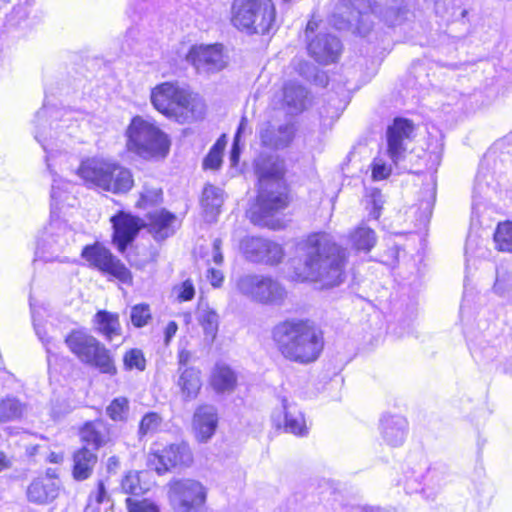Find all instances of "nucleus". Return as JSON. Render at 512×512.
I'll use <instances>...</instances> for the list:
<instances>
[{"instance_id":"1","label":"nucleus","mask_w":512,"mask_h":512,"mask_svg":"<svg viewBox=\"0 0 512 512\" xmlns=\"http://www.w3.org/2000/svg\"><path fill=\"white\" fill-rule=\"evenodd\" d=\"M302 265L295 269L297 279L320 282L323 287L340 285L345 278L346 250L329 234L313 233L297 245Z\"/></svg>"},{"instance_id":"2","label":"nucleus","mask_w":512,"mask_h":512,"mask_svg":"<svg viewBox=\"0 0 512 512\" xmlns=\"http://www.w3.org/2000/svg\"><path fill=\"white\" fill-rule=\"evenodd\" d=\"M255 171L259 191L256 203L248 211L249 218L255 225L277 229L279 221L273 216L288 204L284 161L276 156L260 157L255 162Z\"/></svg>"},{"instance_id":"3","label":"nucleus","mask_w":512,"mask_h":512,"mask_svg":"<svg viewBox=\"0 0 512 512\" xmlns=\"http://www.w3.org/2000/svg\"><path fill=\"white\" fill-rule=\"evenodd\" d=\"M272 340L283 358L299 364L315 362L324 348L322 331L302 319L279 322L272 329Z\"/></svg>"},{"instance_id":"4","label":"nucleus","mask_w":512,"mask_h":512,"mask_svg":"<svg viewBox=\"0 0 512 512\" xmlns=\"http://www.w3.org/2000/svg\"><path fill=\"white\" fill-rule=\"evenodd\" d=\"M150 99L156 110L178 122L201 118L205 110L200 97L172 82L155 86L151 91Z\"/></svg>"},{"instance_id":"5","label":"nucleus","mask_w":512,"mask_h":512,"mask_svg":"<svg viewBox=\"0 0 512 512\" xmlns=\"http://www.w3.org/2000/svg\"><path fill=\"white\" fill-rule=\"evenodd\" d=\"M82 117L83 113L80 111L48 106H44L36 113L35 139L47 153L46 161L49 169L51 168L50 156L54 152V146H57L52 140L61 138L60 142L64 143L66 136L71 133H64L63 130L73 129Z\"/></svg>"},{"instance_id":"6","label":"nucleus","mask_w":512,"mask_h":512,"mask_svg":"<svg viewBox=\"0 0 512 512\" xmlns=\"http://www.w3.org/2000/svg\"><path fill=\"white\" fill-rule=\"evenodd\" d=\"M231 23L247 34H267L275 27L276 8L272 0H233Z\"/></svg>"},{"instance_id":"7","label":"nucleus","mask_w":512,"mask_h":512,"mask_svg":"<svg viewBox=\"0 0 512 512\" xmlns=\"http://www.w3.org/2000/svg\"><path fill=\"white\" fill-rule=\"evenodd\" d=\"M127 149L144 159H160L169 152L170 141L155 124L134 117L127 128Z\"/></svg>"},{"instance_id":"8","label":"nucleus","mask_w":512,"mask_h":512,"mask_svg":"<svg viewBox=\"0 0 512 512\" xmlns=\"http://www.w3.org/2000/svg\"><path fill=\"white\" fill-rule=\"evenodd\" d=\"M390 12L392 8L383 13L378 5L367 0H339L330 21L338 30H353L360 35H366L372 25L371 14L379 15L388 22Z\"/></svg>"},{"instance_id":"9","label":"nucleus","mask_w":512,"mask_h":512,"mask_svg":"<svg viewBox=\"0 0 512 512\" xmlns=\"http://www.w3.org/2000/svg\"><path fill=\"white\" fill-rule=\"evenodd\" d=\"M236 288L243 296L262 304L281 305L286 298V290L278 281L261 274L238 277Z\"/></svg>"},{"instance_id":"10","label":"nucleus","mask_w":512,"mask_h":512,"mask_svg":"<svg viewBox=\"0 0 512 512\" xmlns=\"http://www.w3.org/2000/svg\"><path fill=\"white\" fill-rule=\"evenodd\" d=\"M116 171L119 182L128 183V174L124 170V166L116 161L92 157L83 160L77 168L76 174L84 181L88 187L98 188L101 190H119L108 181V176Z\"/></svg>"},{"instance_id":"11","label":"nucleus","mask_w":512,"mask_h":512,"mask_svg":"<svg viewBox=\"0 0 512 512\" xmlns=\"http://www.w3.org/2000/svg\"><path fill=\"white\" fill-rule=\"evenodd\" d=\"M206 498V488L197 480L175 479L168 484V499L175 512H200Z\"/></svg>"},{"instance_id":"12","label":"nucleus","mask_w":512,"mask_h":512,"mask_svg":"<svg viewBox=\"0 0 512 512\" xmlns=\"http://www.w3.org/2000/svg\"><path fill=\"white\" fill-rule=\"evenodd\" d=\"M81 255L91 267L117 279L122 284L132 285L133 276L131 271L102 244L96 243L85 246Z\"/></svg>"},{"instance_id":"13","label":"nucleus","mask_w":512,"mask_h":512,"mask_svg":"<svg viewBox=\"0 0 512 512\" xmlns=\"http://www.w3.org/2000/svg\"><path fill=\"white\" fill-rule=\"evenodd\" d=\"M149 465L159 474H164L171 469H182L193 463V453L189 445L184 441L168 444L163 448L152 449Z\"/></svg>"},{"instance_id":"14","label":"nucleus","mask_w":512,"mask_h":512,"mask_svg":"<svg viewBox=\"0 0 512 512\" xmlns=\"http://www.w3.org/2000/svg\"><path fill=\"white\" fill-rule=\"evenodd\" d=\"M72 231L60 220H51L37 240L36 256L44 261L58 259L70 244Z\"/></svg>"},{"instance_id":"15","label":"nucleus","mask_w":512,"mask_h":512,"mask_svg":"<svg viewBox=\"0 0 512 512\" xmlns=\"http://www.w3.org/2000/svg\"><path fill=\"white\" fill-rule=\"evenodd\" d=\"M186 60L199 74L219 72L227 64L221 44L193 45L186 55Z\"/></svg>"},{"instance_id":"16","label":"nucleus","mask_w":512,"mask_h":512,"mask_svg":"<svg viewBox=\"0 0 512 512\" xmlns=\"http://www.w3.org/2000/svg\"><path fill=\"white\" fill-rule=\"evenodd\" d=\"M414 131L413 122L405 118H396L387 128V153L394 164L404 158L408 144L414 137Z\"/></svg>"},{"instance_id":"17","label":"nucleus","mask_w":512,"mask_h":512,"mask_svg":"<svg viewBox=\"0 0 512 512\" xmlns=\"http://www.w3.org/2000/svg\"><path fill=\"white\" fill-rule=\"evenodd\" d=\"M246 258L255 263L275 265L281 262L284 251L281 245L260 237H249L242 242Z\"/></svg>"},{"instance_id":"18","label":"nucleus","mask_w":512,"mask_h":512,"mask_svg":"<svg viewBox=\"0 0 512 512\" xmlns=\"http://www.w3.org/2000/svg\"><path fill=\"white\" fill-rule=\"evenodd\" d=\"M296 132V125L292 121H286L278 125L267 121L262 123L258 130L261 144L273 150H283L289 147L296 136Z\"/></svg>"},{"instance_id":"19","label":"nucleus","mask_w":512,"mask_h":512,"mask_svg":"<svg viewBox=\"0 0 512 512\" xmlns=\"http://www.w3.org/2000/svg\"><path fill=\"white\" fill-rule=\"evenodd\" d=\"M113 226V243L120 253H124L140 229L143 226L142 221L130 214L120 212L111 218Z\"/></svg>"},{"instance_id":"20","label":"nucleus","mask_w":512,"mask_h":512,"mask_svg":"<svg viewBox=\"0 0 512 512\" xmlns=\"http://www.w3.org/2000/svg\"><path fill=\"white\" fill-rule=\"evenodd\" d=\"M60 492V480L50 471L34 478L26 489L29 502L36 505H47L53 502Z\"/></svg>"},{"instance_id":"21","label":"nucleus","mask_w":512,"mask_h":512,"mask_svg":"<svg viewBox=\"0 0 512 512\" xmlns=\"http://www.w3.org/2000/svg\"><path fill=\"white\" fill-rule=\"evenodd\" d=\"M272 421L278 427L284 425L285 431L297 436H305L308 433V427L303 413L295 403L287 398L281 400V411L272 414Z\"/></svg>"},{"instance_id":"22","label":"nucleus","mask_w":512,"mask_h":512,"mask_svg":"<svg viewBox=\"0 0 512 512\" xmlns=\"http://www.w3.org/2000/svg\"><path fill=\"white\" fill-rule=\"evenodd\" d=\"M218 411L209 404L200 405L193 415V431L198 442L206 443L215 434L218 427Z\"/></svg>"},{"instance_id":"23","label":"nucleus","mask_w":512,"mask_h":512,"mask_svg":"<svg viewBox=\"0 0 512 512\" xmlns=\"http://www.w3.org/2000/svg\"><path fill=\"white\" fill-rule=\"evenodd\" d=\"M342 45L339 39L330 34L319 33L308 44V52L318 63L329 64L340 56Z\"/></svg>"},{"instance_id":"24","label":"nucleus","mask_w":512,"mask_h":512,"mask_svg":"<svg viewBox=\"0 0 512 512\" xmlns=\"http://www.w3.org/2000/svg\"><path fill=\"white\" fill-rule=\"evenodd\" d=\"M407 420L398 414H384L380 419V433L390 446L403 444L407 434Z\"/></svg>"},{"instance_id":"25","label":"nucleus","mask_w":512,"mask_h":512,"mask_svg":"<svg viewBox=\"0 0 512 512\" xmlns=\"http://www.w3.org/2000/svg\"><path fill=\"white\" fill-rule=\"evenodd\" d=\"M148 231L157 241L172 236L177 228V218L174 214L162 209L148 214Z\"/></svg>"},{"instance_id":"26","label":"nucleus","mask_w":512,"mask_h":512,"mask_svg":"<svg viewBox=\"0 0 512 512\" xmlns=\"http://www.w3.org/2000/svg\"><path fill=\"white\" fill-rule=\"evenodd\" d=\"M65 342L72 353H74L80 361L86 363L92 359V354L100 344L93 336L84 330H74L66 338Z\"/></svg>"},{"instance_id":"27","label":"nucleus","mask_w":512,"mask_h":512,"mask_svg":"<svg viewBox=\"0 0 512 512\" xmlns=\"http://www.w3.org/2000/svg\"><path fill=\"white\" fill-rule=\"evenodd\" d=\"M81 440L92 445L95 450L108 444L111 439L109 425L102 419L87 422L80 430Z\"/></svg>"},{"instance_id":"28","label":"nucleus","mask_w":512,"mask_h":512,"mask_svg":"<svg viewBox=\"0 0 512 512\" xmlns=\"http://www.w3.org/2000/svg\"><path fill=\"white\" fill-rule=\"evenodd\" d=\"M177 387L185 401L194 400L202 387L201 371L196 367L177 370Z\"/></svg>"},{"instance_id":"29","label":"nucleus","mask_w":512,"mask_h":512,"mask_svg":"<svg viewBox=\"0 0 512 512\" xmlns=\"http://www.w3.org/2000/svg\"><path fill=\"white\" fill-rule=\"evenodd\" d=\"M307 91L295 82H288L284 85L282 92V108L287 114L294 115L302 112L305 108Z\"/></svg>"},{"instance_id":"30","label":"nucleus","mask_w":512,"mask_h":512,"mask_svg":"<svg viewBox=\"0 0 512 512\" xmlns=\"http://www.w3.org/2000/svg\"><path fill=\"white\" fill-rule=\"evenodd\" d=\"M224 202V192L221 188L211 184L204 187L201 205L205 212V217L208 221H214L216 216L220 213V208Z\"/></svg>"},{"instance_id":"31","label":"nucleus","mask_w":512,"mask_h":512,"mask_svg":"<svg viewBox=\"0 0 512 512\" xmlns=\"http://www.w3.org/2000/svg\"><path fill=\"white\" fill-rule=\"evenodd\" d=\"M73 462L74 478L85 480L92 474L93 468L97 463V455L87 447H82L74 453Z\"/></svg>"},{"instance_id":"32","label":"nucleus","mask_w":512,"mask_h":512,"mask_svg":"<svg viewBox=\"0 0 512 512\" xmlns=\"http://www.w3.org/2000/svg\"><path fill=\"white\" fill-rule=\"evenodd\" d=\"M96 330L101 333L108 341L121 335V325L119 316L105 310L98 311L94 316Z\"/></svg>"},{"instance_id":"33","label":"nucleus","mask_w":512,"mask_h":512,"mask_svg":"<svg viewBox=\"0 0 512 512\" xmlns=\"http://www.w3.org/2000/svg\"><path fill=\"white\" fill-rule=\"evenodd\" d=\"M237 382L234 371L226 364L215 365L211 375V385L217 392H231Z\"/></svg>"},{"instance_id":"34","label":"nucleus","mask_w":512,"mask_h":512,"mask_svg":"<svg viewBox=\"0 0 512 512\" xmlns=\"http://www.w3.org/2000/svg\"><path fill=\"white\" fill-rule=\"evenodd\" d=\"M376 234L373 229L361 223L349 235L351 247L356 251L369 252L376 244Z\"/></svg>"},{"instance_id":"35","label":"nucleus","mask_w":512,"mask_h":512,"mask_svg":"<svg viewBox=\"0 0 512 512\" xmlns=\"http://www.w3.org/2000/svg\"><path fill=\"white\" fill-rule=\"evenodd\" d=\"M198 320L202 326L206 337L213 341L217 335L219 327V315L207 304L199 303Z\"/></svg>"},{"instance_id":"36","label":"nucleus","mask_w":512,"mask_h":512,"mask_svg":"<svg viewBox=\"0 0 512 512\" xmlns=\"http://www.w3.org/2000/svg\"><path fill=\"white\" fill-rule=\"evenodd\" d=\"M92 359L87 360L86 364H90L99 369L101 373L115 375L117 368L114 364L113 358L111 357L109 350L106 349L101 343L95 349L92 354Z\"/></svg>"},{"instance_id":"37","label":"nucleus","mask_w":512,"mask_h":512,"mask_svg":"<svg viewBox=\"0 0 512 512\" xmlns=\"http://www.w3.org/2000/svg\"><path fill=\"white\" fill-rule=\"evenodd\" d=\"M52 176L51 198L52 207L54 208L68 200L73 184L55 173H52Z\"/></svg>"},{"instance_id":"38","label":"nucleus","mask_w":512,"mask_h":512,"mask_svg":"<svg viewBox=\"0 0 512 512\" xmlns=\"http://www.w3.org/2000/svg\"><path fill=\"white\" fill-rule=\"evenodd\" d=\"M494 242L499 251L512 253V222L498 224L494 233Z\"/></svg>"},{"instance_id":"39","label":"nucleus","mask_w":512,"mask_h":512,"mask_svg":"<svg viewBox=\"0 0 512 512\" xmlns=\"http://www.w3.org/2000/svg\"><path fill=\"white\" fill-rule=\"evenodd\" d=\"M123 365L125 370L136 369L144 371L146 368V359L142 350L133 348L125 352L123 356Z\"/></svg>"},{"instance_id":"40","label":"nucleus","mask_w":512,"mask_h":512,"mask_svg":"<svg viewBox=\"0 0 512 512\" xmlns=\"http://www.w3.org/2000/svg\"><path fill=\"white\" fill-rule=\"evenodd\" d=\"M126 506L128 512H160L159 505L148 498L128 497L126 499Z\"/></svg>"},{"instance_id":"41","label":"nucleus","mask_w":512,"mask_h":512,"mask_svg":"<svg viewBox=\"0 0 512 512\" xmlns=\"http://www.w3.org/2000/svg\"><path fill=\"white\" fill-rule=\"evenodd\" d=\"M21 414V404L16 399L7 398L0 401V423L13 420Z\"/></svg>"},{"instance_id":"42","label":"nucleus","mask_w":512,"mask_h":512,"mask_svg":"<svg viewBox=\"0 0 512 512\" xmlns=\"http://www.w3.org/2000/svg\"><path fill=\"white\" fill-rule=\"evenodd\" d=\"M108 416L114 421H122L128 413V400L125 397L114 399L107 407Z\"/></svg>"},{"instance_id":"43","label":"nucleus","mask_w":512,"mask_h":512,"mask_svg":"<svg viewBox=\"0 0 512 512\" xmlns=\"http://www.w3.org/2000/svg\"><path fill=\"white\" fill-rule=\"evenodd\" d=\"M512 287V273L504 268H497L493 290L498 295L506 294Z\"/></svg>"},{"instance_id":"44","label":"nucleus","mask_w":512,"mask_h":512,"mask_svg":"<svg viewBox=\"0 0 512 512\" xmlns=\"http://www.w3.org/2000/svg\"><path fill=\"white\" fill-rule=\"evenodd\" d=\"M162 189L160 187H150L145 185L140 195L138 205L140 207H148L157 205L162 201Z\"/></svg>"},{"instance_id":"45","label":"nucleus","mask_w":512,"mask_h":512,"mask_svg":"<svg viewBox=\"0 0 512 512\" xmlns=\"http://www.w3.org/2000/svg\"><path fill=\"white\" fill-rule=\"evenodd\" d=\"M130 319L135 327L141 328L151 319V311L148 305L138 304L131 308Z\"/></svg>"},{"instance_id":"46","label":"nucleus","mask_w":512,"mask_h":512,"mask_svg":"<svg viewBox=\"0 0 512 512\" xmlns=\"http://www.w3.org/2000/svg\"><path fill=\"white\" fill-rule=\"evenodd\" d=\"M161 422L162 419L157 413H147L140 422L139 434L145 436L155 433L159 429Z\"/></svg>"},{"instance_id":"47","label":"nucleus","mask_w":512,"mask_h":512,"mask_svg":"<svg viewBox=\"0 0 512 512\" xmlns=\"http://www.w3.org/2000/svg\"><path fill=\"white\" fill-rule=\"evenodd\" d=\"M121 486L125 493L135 496L143 491L140 485L139 475L136 472H129L122 480Z\"/></svg>"},{"instance_id":"48","label":"nucleus","mask_w":512,"mask_h":512,"mask_svg":"<svg viewBox=\"0 0 512 512\" xmlns=\"http://www.w3.org/2000/svg\"><path fill=\"white\" fill-rule=\"evenodd\" d=\"M124 170L127 172L128 174V183H124V182H119L118 181V176L116 174V171H114L113 173H111L109 176H108V181L111 182L112 185H114L115 187H120L119 190H106L107 192H111L113 194H121V193H126L128 192L134 185V179H133V175L131 173V171L124 167Z\"/></svg>"},{"instance_id":"49","label":"nucleus","mask_w":512,"mask_h":512,"mask_svg":"<svg viewBox=\"0 0 512 512\" xmlns=\"http://www.w3.org/2000/svg\"><path fill=\"white\" fill-rule=\"evenodd\" d=\"M372 177L375 181L386 179L392 172V168L382 158H375L371 164Z\"/></svg>"},{"instance_id":"50","label":"nucleus","mask_w":512,"mask_h":512,"mask_svg":"<svg viewBox=\"0 0 512 512\" xmlns=\"http://www.w3.org/2000/svg\"><path fill=\"white\" fill-rule=\"evenodd\" d=\"M195 289L190 280H186L178 288V299L180 301H189L194 297Z\"/></svg>"},{"instance_id":"51","label":"nucleus","mask_w":512,"mask_h":512,"mask_svg":"<svg viewBox=\"0 0 512 512\" xmlns=\"http://www.w3.org/2000/svg\"><path fill=\"white\" fill-rule=\"evenodd\" d=\"M222 163V154L214 151L209 152V154L204 159V168L206 169H218Z\"/></svg>"},{"instance_id":"52","label":"nucleus","mask_w":512,"mask_h":512,"mask_svg":"<svg viewBox=\"0 0 512 512\" xmlns=\"http://www.w3.org/2000/svg\"><path fill=\"white\" fill-rule=\"evenodd\" d=\"M207 279L213 287H219L223 282L224 276L220 270L209 268L207 270Z\"/></svg>"},{"instance_id":"53","label":"nucleus","mask_w":512,"mask_h":512,"mask_svg":"<svg viewBox=\"0 0 512 512\" xmlns=\"http://www.w3.org/2000/svg\"><path fill=\"white\" fill-rule=\"evenodd\" d=\"M221 246H222L221 239L216 238L213 241V246H212V261L216 265H221L223 263V254L221 251Z\"/></svg>"},{"instance_id":"54","label":"nucleus","mask_w":512,"mask_h":512,"mask_svg":"<svg viewBox=\"0 0 512 512\" xmlns=\"http://www.w3.org/2000/svg\"><path fill=\"white\" fill-rule=\"evenodd\" d=\"M177 359H178V369L177 370L191 367V366H187L188 362L191 359V353L187 349H184V348L180 349L178 352V355H177Z\"/></svg>"},{"instance_id":"55","label":"nucleus","mask_w":512,"mask_h":512,"mask_svg":"<svg viewBox=\"0 0 512 512\" xmlns=\"http://www.w3.org/2000/svg\"><path fill=\"white\" fill-rule=\"evenodd\" d=\"M89 497H93V502L100 505L106 497V490L104 484L102 482H99L97 490L91 493Z\"/></svg>"},{"instance_id":"56","label":"nucleus","mask_w":512,"mask_h":512,"mask_svg":"<svg viewBox=\"0 0 512 512\" xmlns=\"http://www.w3.org/2000/svg\"><path fill=\"white\" fill-rule=\"evenodd\" d=\"M178 330V325L175 321H170L164 331L165 334V344L168 345L171 339L175 336Z\"/></svg>"},{"instance_id":"57","label":"nucleus","mask_w":512,"mask_h":512,"mask_svg":"<svg viewBox=\"0 0 512 512\" xmlns=\"http://www.w3.org/2000/svg\"><path fill=\"white\" fill-rule=\"evenodd\" d=\"M240 157L239 140L234 139L233 146L230 152V162L232 166L237 165Z\"/></svg>"},{"instance_id":"58","label":"nucleus","mask_w":512,"mask_h":512,"mask_svg":"<svg viewBox=\"0 0 512 512\" xmlns=\"http://www.w3.org/2000/svg\"><path fill=\"white\" fill-rule=\"evenodd\" d=\"M35 331H36V334L38 335L39 339L42 341V343L46 346V351L48 354L52 353V349L51 347H49V340L45 338V333L42 331V329L35 325Z\"/></svg>"},{"instance_id":"59","label":"nucleus","mask_w":512,"mask_h":512,"mask_svg":"<svg viewBox=\"0 0 512 512\" xmlns=\"http://www.w3.org/2000/svg\"><path fill=\"white\" fill-rule=\"evenodd\" d=\"M84 512H100V505L93 502V497H89Z\"/></svg>"},{"instance_id":"60","label":"nucleus","mask_w":512,"mask_h":512,"mask_svg":"<svg viewBox=\"0 0 512 512\" xmlns=\"http://www.w3.org/2000/svg\"><path fill=\"white\" fill-rule=\"evenodd\" d=\"M225 136H222L218 141L213 145L211 148V151L217 152V153H223V150L225 148L226 142L224 140Z\"/></svg>"},{"instance_id":"61","label":"nucleus","mask_w":512,"mask_h":512,"mask_svg":"<svg viewBox=\"0 0 512 512\" xmlns=\"http://www.w3.org/2000/svg\"><path fill=\"white\" fill-rule=\"evenodd\" d=\"M225 136H222L218 141L213 145L211 148V151L217 152V153H223V150L225 148L226 142L224 140Z\"/></svg>"},{"instance_id":"62","label":"nucleus","mask_w":512,"mask_h":512,"mask_svg":"<svg viewBox=\"0 0 512 512\" xmlns=\"http://www.w3.org/2000/svg\"><path fill=\"white\" fill-rule=\"evenodd\" d=\"M11 465L10 460L7 458V456L0 451V472L3 470L9 468Z\"/></svg>"},{"instance_id":"63","label":"nucleus","mask_w":512,"mask_h":512,"mask_svg":"<svg viewBox=\"0 0 512 512\" xmlns=\"http://www.w3.org/2000/svg\"><path fill=\"white\" fill-rule=\"evenodd\" d=\"M247 118L246 117H242L241 121H240V124L238 126V129H237V132L235 134V137L234 139H237L239 140L241 134L244 132L246 126H247Z\"/></svg>"},{"instance_id":"64","label":"nucleus","mask_w":512,"mask_h":512,"mask_svg":"<svg viewBox=\"0 0 512 512\" xmlns=\"http://www.w3.org/2000/svg\"><path fill=\"white\" fill-rule=\"evenodd\" d=\"M475 243V240L474 239H471L469 238L466 242V246H465V254H466V257L468 258V256L474 254V250H473V244Z\"/></svg>"}]
</instances>
